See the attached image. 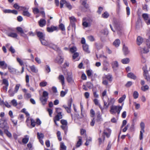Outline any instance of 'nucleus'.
<instances>
[{
  "label": "nucleus",
  "instance_id": "41",
  "mask_svg": "<svg viewBox=\"0 0 150 150\" xmlns=\"http://www.w3.org/2000/svg\"><path fill=\"white\" fill-rule=\"evenodd\" d=\"M20 86V84H17L16 85L14 91V92L15 93H16L18 92V89H19Z\"/></svg>",
  "mask_w": 150,
  "mask_h": 150
},
{
  "label": "nucleus",
  "instance_id": "57",
  "mask_svg": "<svg viewBox=\"0 0 150 150\" xmlns=\"http://www.w3.org/2000/svg\"><path fill=\"white\" fill-rule=\"evenodd\" d=\"M66 6L69 9V10H70L71 9V8H73L72 6L71 5V4L69 3H67L66 4Z\"/></svg>",
  "mask_w": 150,
  "mask_h": 150
},
{
  "label": "nucleus",
  "instance_id": "21",
  "mask_svg": "<svg viewBox=\"0 0 150 150\" xmlns=\"http://www.w3.org/2000/svg\"><path fill=\"white\" fill-rule=\"evenodd\" d=\"M81 1L82 5L87 9H88L89 6L88 4H86V0H81Z\"/></svg>",
  "mask_w": 150,
  "mask_h": 150
},
{
  "label": "nucleus",
  "instance_id": "60",
  "mask_svg": "<svg viewBox=\"0 0 150 150\" xmlns=\"http://www.w3.org/2000/svg\"><path fill=\"white\" fill-rule=\"evenodd\" d=\"M140 127L142 130H144L145 127V125L144 123L143 122H141L140 124Z\"/></svg>",
  "mask_w": 150,
  "mask_h": 150
},
{
  "label": "nucleus",
  "instance_id": "5",
  "mask_svg": "<svg viewBox=\"0 0 150 150\" xmlns=\"http://www.w3.org/2000/svg\"><path fill=\"white\" fill-rule=\"evenodd\" d=\"M111 64L113 71L114 72L116 71L119 67V64L117 61H112Z\"/></svg>",
  "mask_w": 150,
  "mask_h": 150
},
{
  "label": "nucleus",
  "instance_id": "22",
  "mask_svg": "<svg viewBox=\"0 0 150 150\" xmlns=\"http://www.w3.org/2000/svg\"><path fill=\"white\" fill-rule=\"evenodd\" d=\"M0 65L1 67L3 69H6L7 67V64L5 63V62L4 61L0 62Z\"/></svg>",
  "mask_w": 150,
  "mask_h": 150
},
{
  "label": "nucleus",
  "instance_id": "64",
  "mask_svg": "<svg viewBox=\"0 0 150 150\" xmlns=\"http://www.w3.org/2000/svg\"><path fill=\"white\" fill-rule=\"evenodd\" d=\"M17 60L21 65H23V62L20 58H17Z\"/></svg>",
  "mask_w": 150,
  "mask_h": 150
},
{
  "label": "nucleus",
  "instance_id": "4",
  "mask_svg": "<svg viewBox=\"0 0 150 150\" xmlns=\"http://www.w3.org/2000/svg\"><path fill=\"white\" fill-rule=\"evenodd\" d=\"M48 93L47 92L45 91H43L42 96L40 98V100L43 105H45L47 101L48 98Z\"/></svg>",
  "mask_w": 150,
  "mask_h": 150
},
{
  "label": "nucleus",
  "instance_id": "24",
  "mask_svg": "<svg viewBox=\"0 0 150 150\" xmlns=\"http://www.w3.org/2000/svg\"><path fill=\"white\" fill-rule=\"evenodd\" d=\"M29 140V136L28 135H26L25 136L24 138L22 139V142L23 143L26 144L28 141Z\"/></svg>",
  "mask_w": 150,
  "mask_h": 150
},
{
  "label": "nucleus",
  "instance_id": "23",
  "mask_svg": "<svg viewBox=\"0 0 150 150\" xmlns=\"http://www.w3.org/2000/svg\"><path fill=\"white\" fill-rule=\"evenodd\" d=\"M127 76L128 77L133 79H136V76L132 73H128Z\"/></svg>",
  "mask_w": 150,
  "mask_h": 150
},
{
  "label": "nucleus",
  "instance_id": "12",
  "mask_svg": "<svg viewBox=\"0 0 150 150\" xmlns=\"http://www.w3.org/2000/svg\"><path fill=\"white\" fill-rule=\"evenodd\" d=\"M48 47L56 51H58L59 50V47L57 45L52 43H49Z\"/></svg>",
  "mask_w": 150,
  "mask_h": 150
},
{
  "label": "nucleus",
  "instance_id": "53",
  "mask_svg": "<svg viewBox=\"0 0 150 150\" xmlns=\"http://www.w3.org/2000/svg\"><path fill=\"white\" fill-rule=\"evenodd\" d=\"M70 51L72 53H74L76 51V48L75 47H73L70 49Z\"/></svg>",
  "mask_w": 150,
  "mask_h": 150
},
{
  "label": "nucleus",
  "instance_id": "3",
  "mask_svg": "<svg viewBox=\"0 0 150 150\" xmlns=\"http://www.w3.org/2000/svg\"><path fill=\"white\" fill-rule=\"evenodd\" d=\"M103 100L104 106L106 107V108L108 107L109 105H113L115 103V100L114 98H109L107 96L104 99L103 97L102 98Z\"/></svg>",
  "mask_w": 150,
  "mask_h": 150
},
{
  "label": "nucleus",
  "instance_id": "1",
  "mask_svg": "<svg viewBox=\"0 0 150 150\" xmlns=\"http://www.w3.org/2000/svg\"><path fill=\"white\" fill-rule=\"evenodd\" d=\"M113 24L118 34L121 35L122 33L123 28L119 21L116 19L114 18Z\"/></svg>",
  "mask_w": 150,
  "mask_h": 150
},
{
  "label": "nucleus",
  "instance_id": "62",
  "mask_svg": "<svg viewBox=\"0 0 150 150\" xmlns=\"http://www.w3.org/2000/svg\"><path fill=\"white\" fill-rule=\"evenodd\" d=\"M59 27L60 29L62 31H64L65 30L64 26L63 24H61L59 25Z\"/></svg>",
  "mask_w": 150,
  "mask_h": 150
},
{
  "label": "nucleus",
  "instance_id": "16",
  "mask_svg": "<svg viewBox=\"0 0 150 150\" xmlns=\"http://www.w3.org/2000/svg\"><path fill=\"white\" fill-rule=\"evenodd\" d=\"M36 33L40 40H41V39L45 38V34L42 33L40 32H37Z\"/></svg>",
  "mask_w": 150,
  "mask_h": 150
},
{
  "label": "nucleus",
  "instance_id": "55",
  "mask_svg": "<svg viewBox=\"0 0 150 150\" xmlns=\"http://www.w3.org/2000/svg\"><path fill=\"white\" fill-rule=\"evenodd\" d=\"M20 10L23 11V12H24V11H28V8H26L25 7L21 6L20 8Z\"/></svg>",
  "mask_w": 150,
  "mask_h": 150
},
{
  "label": "nucleus",
  "instance_id": "54",
  "mask_svg": "<svg viewBox=\"0 0 150 150\" xmlns=\"http://www.w3.org/2000/svg\"><path fill=\"white\" fill-rule=\"evenodd\" d=\"M17 31L21 33H23L24 31L22 28L20 27H18L17 28Z\"/></svg>",
  "mask_w": 150,
  "mask_h": 150
},
{
  "label": "nucleus",
  "instance_id": "51",
  "mask_svg": "<svg viewBox=\"0 0 150 150\" xmlns=\"http://www.w3.org/2000/svg\"><path fill=\"white\" fill-rule=\"evenodd\" d=\"M103 64L104 66L109 65V63L107 59H104L103 61Z\"/></svg>",
  "mask_w": 150,
  "mask_h": 150
},
{
  "label": "nucleus",
  "instance_id": "9",
  "mask_svg": "<svg viewBox=\"0 0 150 150\" xmlns=\"http://www.w3.org/2000/svg\"><path fill=\"white\" fill-rule=\"evenodd\" d=\"M142 16L147 24H150V18H149L148 14L147 13H144L142 14Z\"/></svg>",
  "mask_w": 150,
  "mask_h": 150
},
{
  "label": "nucleus",
  "instance_id": "29",
  "mask_svg": "<svg viewBox=\"0 0 150 150\" xmlns=\"http://www.w3.org/2000/svg\"><path fill=\"white\" fill-rule=\"evenodd\" d=\"M123 51L124 54L125 55L127 54L129 52L127 47L125 45H123Z\"/></svg>",
  "mask_w": 150,
  "mask_h": 150
},
{
  "label": "nucleus",
  "instance_id": "43",
  "mask_svg": "<svg viewBox=\"0 0 150 150\" xmlns=\"http://www.w3.org/2000/svg\"><path fill=\"white\" fill-rule=\"evenodd\" d=\"M11 103L14 106H16L18 105L16 100L15 99H13L11 101Z\"/></svg>",
  "mask_w": 150,
  "mask_h": 150
},
{
  "label": "nucleus",
  "instance_id": "36",
  "mask_svg": "<svg viewBox=\"0 0 150 150\" xmlns=\"http://www.w3.org/2000/svg\"><path fill=\"white\" fill-rule=\"evenodd\" d=\"M126 96V95H124L122 96L118 100L119 103H122L125 99Z\"/></svg>",
  "mask_w": 150,
  "mask_h": 150
},
{
  "label": "nucleus",
  "instance_id": "48",
  "mask_svg": "<svg viewBox=\"0 0 150 150\" xmlns=\"http://www.w3.org/2000/svg\"><path fill=\"white\" fill-rule=\"evenodd\" d=\"M105 78L104 77H102V83L104 85H107L108 84V82L107 80L105 79Z\"/></svg>",
  "mask_w": 150,
  "mask_h": 150
},
{
  "label": "nucleus",
  "instance_id": "17",
  "mask_svg": "<svg viewBox=\"0 0 150 150\" xmlns=\"http://www.w3.org/2000/svg\"><path fill=\"white\" fill-rule=\"evenodd\" d=\"M46 22V21L45 19H41L38 21L39 26L41 27H43L45 25Z\"/></svg>",
  "mask_w": 150,
  "mask_h": 150
},
{
  "label": "nucleus",
  "instance_id": "2",
  "mask_svg": "<svg viewBox=\"0 0 150 150\" xmlns=\"http://www.w3.org/2000/svg\"><path fill=\"white\" fill-rule=\"evenodd\" d=\"M110 109V112L111 114L114 115L117 113L119 115L122 109V106L112 105Z\"/></svg>",
  "mask_w": 150,
  "mask_h": 150
},
{
  "label": "nucleus",
  "instance_id": "50",
  "mask_svg": "<svg viewBox=\"0 0 150 150\" xmlns=\"http://www.w3.org/2000/svg\"><path fill=\"white\" fill-rule=\"evenodd\" d=\"M92 139L91 137H89L88 139H87L86 140V142L85 143V145L88 146L89 145L90 142L91 141Z\"/></svg>",
  "mask_w": 150,
  "mask_h": 150
},
{
  "label": "nucleus",
  "instance_id": "20",
  "mask_svg": "<svg viewBox=\"0 0 150 150\" xmlns=\"http://www.w3.org/2000/svg\"><path fill=\"white\" fill-rule=\"evenodd\" d=\"M62 115L61 112H58L57 115L54 117L55 120L57 121H59L60 119H62Z\"/></svg>",
  "mask_w": 150,
  "mask_h": 150
},
{
  "label": "nucleus",
  "instance_id": "10",
  "mask_svg": "<svg viewBox=\"0 0 150 150\" xmlns=\"http://www.w3.org/2000/svg\"><path fill=\"white\" fill-rule=\"evenodd\" d=\"M72 102V99H70V103H68V107H67L65 105H64L63 107L67 111L68 113H70L71 112V103Z\"/></svg>",
  "mask_w": 150,
  "mask_h": 150
},
{
  "label": "nucleus",
  "instance_id": "31",
  "mask_svg": "<svg viewBox=\"0 0 150 150\" xmlns=\"http://www.w3.org/2000/svg\"><path fill=\"white\" fill-rule=\"evenodd\" d=\"M120 44V41L118 39H116L113 42V45L116 47H118Z\"/></svg>",
  "mask_w": 150,
  "mask_h": 150
},
{
  "label": "nucleus",
  "instance_id": "61",
  "mask_svg": "<svg viewBox=\"0 0 150 150\" xmlns=\"http://www.w3.org/2000/svg\"><path fill=\"white\" fill-rule=\"evenodd\" d=\"M103 10V8L101 7L98 8V10L97 11V13L99 14H100Z\"/></svg>",
  "mask_w": 150,
  "mask_h": 150
},
{
  "label": "nucleus",
  "instance_id": "34",
  "mask_svg": "<svg viewBox=\"0 0 150 150\" xmlns=\"http://www.w3.org/2000/svg\"><path fill=\"white\" fill-rule=\"evenodd\" d=\"M121 62L123 64H126L129 62V59L128 58H126L122 59Z\"/></svg>",
  "mask_w": 150,
  "mask_h": 150
},
{
  "label": "nucleus",
  "instance_id": "6",
  "mask_svg": "<svg viewBox=\"0 0 150 150\" xmlns=\"http://www.w3.org/2000/svg\"><path fill=\"white\" fill-rule=\"evenodd\" d=\"M111 132V130L108 128H106L104 130L103 134L102 135V137H103V140L105 139V135H106L107 137H109L110 136Z\"/></svg>",
  "mask_w": 150,
  "mask_h": 150
},
{
  "label": "nucleus",
  "instance_id": "32",
  "mask_svg": "<svg viewBox=\"0 0 150 150\" xmlns=\"http://www.w3.org/2000/svg\"><path fill=\"white\" fill-rule=\"evenodd\" d=\"M68 91V89L67 88L66 89L65 91H62L60 93V96L62 97H64L67 93Z\"/></svg>",
  "mask_w": 150,
  "mask_h": 150
},
{
  "label": "nucleus",
  "instance_id": "27",
  "mask_svg": "<svg viewBox=\"0 0 150 150\" xmlns=\"http://www.w3.org/2000/svg\"><path fill=\"white\" fill-rule=\"evenodd\" d=\"M40 41L41 42L42 44L45 46H48L49 43L47 41L45 40V38H43L41 39Z\"/></svg>",
  "mask_w": 150,
  "mask_h": 150
},
{
  "label": "nucleus",
  "instance_id": "47",
  "mask_svg": "<svg viewBox=\"0 0 150 150\" xmlns=\"http://www.w3.org/2000/svg\"><path fill=\"white\" fill-rule=\"evenodd\" d=\"M31 95L29 93H26L24 94V97L26 99H29L31 98Z\"/></svg>",
  "mask_w": 150,
  "mask_h": 150
},
{
  "label": "nucleus",
  "instance_id": "58",
  "mask_svg": "<svg viewBox=\"0 0 150 150\" xmlns=\"http://www.w3.org/2000/svg\"><path fill=\"white\" fill-rule=\"evenodd\" d=\"M47 85V82L45 81H42L40 83V85L41 86L44 87Z\"/></svg>",
  "mask_w": 150,
  "mask_h": 150
},
{
  "label": "nucleus",
  "instance_id": "40",
  "mask_svg": "<svg viewBox=\"0 0 150 150\" xmlns=\"http://www.w3.org/2000/svg\"><path fill=\"white\" fill-rule=\"evenodd\" d=\"M69 19L70 21V22L71 23H73L76 21V18L73 16L69 17Z\"/></svg>",
  "mask_w": 150,
  "mask_h": 150
},
{
  "label": "nucleus",
  "instance_id": "37",
  "mask_svg": "<svg viewBox=\"0 0 150 150\" xmlns=\"http://www.w3.org/2000/svg\"><path fill=\"white\" fill-rule=\"evenodd\" d=\"M37 134L38 138L39 139H42L44 137V134L38 132Z\"/></svg>",
  "mask_w": 150,
  "mask_h": 150
},
{
  "label": "nucleus",
  "instance_id": "35",
  "mask_svg": "<svg viewBox=\"0 0 150 150\" xmlns=\"http://www.w3.org/2000/svg\"><path fill=\"white\" fill-rule=\"evenodd\" d=\"M67 3L65 0H61L60 1V8H62L64 4H65L66 5V3Z\"/></svg>",
  "mask_w": 150,
  "mask_h": 150
},
{
  "label": "nucleus",
  "instance_id": "33",
  "mask_svg": "<svg viewBox=\"0 0 150 150\" xmlns=\"http://www.w3.org/2000/svg\"><path fill=\"white\" fill-rule=\"evenodd\" d=\"M144 76L145 79L147 80V81L149 82L150 81V77L148 73H146L145 72V74H144Z\"/></svg>",
  "mask_w": 150,
  "mask_h": 150
},
{
  "label": "nucleus",
  "instance_id": "42",
  "mask_svg": "<svg viewBox=\"0 0 150 150\" xmlns=\"http://www.w3.org/2000/svg\"><path fill=\"white\" fill-rule=\"evenodd\" d=\"M139 96V93L137 91H134L133 94V96L134 99L137 98Z\"/></svg>",
  "mask_w": 150,
  "mask_h": 150
},
{
  "label": "nucleus",
  "instance_id": "19",
  "mask_svg": "<svg viewBox=\"0 0 150 150\" xmlns=\"http://www.w3.org/2000/svg\"><path fill=\"white\" fill-rule=\"evenodd\" d=\"M83 50L87 53H90V51L88 48V46L86 44H84L83 45Z\"/></svg>",
  "mask_w": 150,
  "mask_h": 150
},
{
  "label": "nucleus",
  "instance_id": "56",
  "mask_svg": "<svg viewBox=\"0 0 150 150\" xmlns=\"http://www.w3.org/2000/svg\"><path fill=\"white\" fill-rule=\"evenodd\" d=\"M3 83L5 86H8V81L6 79H4L3 80Z\"/></svg>",
  "mask_w": 150,
  "mask_h": 150
},
{
  "label": "nucleus",
  "instance_id": "38",
  "mask_svg": "<svg viewBox=\"0 0 150 150\" xmlns=\"http://www.w3.org/2000/svg\"><path fill=\"white\" fill-rule=\"evenodd\" d=\"M23 14L24 16H27L28 17H30L31 15V14L28 11L23 12Z\"/></svg>",
  "mask_w": 150,
  "mask_h": 150
},
{
  "label": "nucleus",
  "instance_id": "8",
  "mask_svg": "<svg viewBox=\"0 0 150 150\" xmlns=\"http://www.w3.org/2000/svg\"><path fill=\"white\" fill-rule=\"evenodd\" d=\"M3 121L2 123H1L0 124L1 125L0 127L1 128L5 129H8V124L7 122V121L6 119H4L2 120Z\"/></svg>",
  "mask_w": 150,
  "mask_h": 150
},
{
  "label": "nucleus",
  "instance_id": "13",
  "mask_svg": "<svg viewBox=\"0 0 150 150\" xmlns=\"http://www.w3.org/2000/svg\"><path fill=\"white\" fill-rule=\"evenodd\" d=\"M82 25L83 27L85 28L90 27L91 25V23L89 21H85L83 18V21Z\"/></svg>",
  "mask_w": 150,
  "mask_h": 150
},
{
  "label": "nucleus",
  "instance_id": "63",
  "mask_svg": "<svg viewBox=\"0 0 150 150\" xmlns=\"http://www.w3.org/2000/svg\"><path fill=\"white\" fill-rule=\"evenodd\" d=\"M79 54L77 52L75 53L73 55V58L74 59H75L76 57H78Z\"/></svg>",
  "mask_w": 150,
  "mask_h": 150
},
{
  "label": "nucleus",
  "instance_id": "46",
  "mask_svg": "<svg viewBox=\"0 0 150 150\" xmlns=\"http://www.w3.org/2000/svg\"><path fill=\"white\" fill-rule=\"evenodd\" d=\"M45 68L46 72L48 73L50 71V67L48 65H46L45 67Z\"/></svg>",
  "mask_w": 150,
  "mask_h": 150
},
{
  "label": "nucleus",
  "instance_id": "28",
  "mask_svg": "<svg viewBox=\"0 0 150 150\" xmlns=\"http://www.w3.org/2000/svg\"><path fill=\"white\" fill-rule=\"evenodd\" d=\"M7 35L9 37L13 38H16L18 36L17 33H10L7 34Z\"/></svg>",
  "mask_w": 150,
  "mask_h": 150
},
{
  "label": "nucleus",
  "instance_id": "39",
  "mask_svg": "<svg viewBox=\"0 0 150 150\" xmlns=\"http://www.w3.org/2000/svg\"><path fill=\"white\" fill-rule=\"evenodd\" d=\"M4 133L9 137H11V133L8 130V129H5Z\"/></svg>",
  "mask_w": 150,
  "mask_h": 150
},
{
  "label": "nucleus",
  "instance_id": "18",
  "mask_svg": "<svg viewBox=\"0 0 150 150\" xmlns=\"http://www.w3.org/2000/svg\"><path fill=\"white\" fill-rule=\"evenodd\" d=\"M29 67L33 72L36 73L38 72V70L35 65H32L30 67Z\"/></svg>",
  "mask_w": 150,
  "mask_h": 150
},
{
  "label": "nucleus",
  "instance_id": "15",
  "mask_svg": "<svg viewBox=\"0 0 150 150\" xmlns=\"http://www.w3.org/2000/svg\"><path fill=\"white\" fill-rule=\"evenodd\" d=\"M57 27L52 26L50 27H47V30L48 32H52L54 30H57Z\"/></svg>",
  "mask_w": 150,
  "mask_h": 150
},
{
  "label": "nucleus",
  "instance_id": "52",
  "mask_svg": "<svg viewBox=\"0 0 150 150\" xmlns=\"http://www.w3.org/2000/svg\"><path fill=\"white\" fill-rule=\"evenodd\" d=\"M61 127L62 128L64 131L65 134H66V130H67V125H62L61 126Z\"/></svg>",
  "mask_w": 150,
  "mask_h": 150
},
{
  "label": "nucleus",
  "instance_id": "25",
  "mask_svg": "<svg viewBox=\"0 0 150 150\" xmlns=\"http://www.w3.org/2000/svg\"><path fill=\"white\" fill-rule=\"evenodd\" d=\"M82 144V140L81 138L79 139V141L77 142L76 148H78ZM75 147H74L73 150H75Z\"/></svg>",
  "mask_w": 150,
  "mask_h": 150
},
{
  "label": "nucleus",
  "instance_id": "7",
  "mask_svg": "<svg viewBox=\"0 0 150 150\" xmlns=\"http://www.w3.org/2000/svg\"><path fill=\"white\" fill-rule=\"evenodd\" d=\"M72 73L71 72H67L66 79L67 82L70 83H72L74 82V81L72 77Z\"/></svg>",
  "mask_w": 150,
  "mask_h": 150
},
{
  "label": "nucleus",
  "instance_id": "59",
  "mask_svg": "<svg viewBox=\"0 0 150 150\" xmlns=\"http://www.w3.org/2000/svg\"><path fill=\"white\" fill-rule=\"evenodd\" d=\"M148 88H149V87L147 85H146L144 86H143L142 87V89L144 91H145L146 90H147L148 89Z\"/></svg>",
  "mask_w": 150,
  "mask_h": 150
},
{
  "label": "nucleus",
  "instance_id": "11",
  "mask_svg": "<svg viewBox=\"0 0 150 150\" xmlns=\"http://www.w3.org/2000/svg\"><path fill=\"white\" fill-rule=\"evenodd\" d=\"M58 79L59 80V82H60L62 86L64 85L65 84V79L64 76L62 74L59 75L58 77Z\"/></svg>",
  "mask_w": 150,
  "mask_h": 150
},
{
  "label": "nucleus",
  "instance_id": "30",
  "mask_svg": "<svg viewBox=\"0 0 150 150\" xmlns=\"http://www.w3.org/2000/svg\"><path fill=\"white\" fill-rule=\"evenodd\" d=\"M143 41V38L140 36H138L137 38V43L138 45H140Z\"/></svg>",
  "mask_w": 150,
  "mask_h": 150
},
{
  "label": "nucleus",
  "instance_id": "49",
  "mask_svg": "<svg viewBox=\"0 0 150 150\" xmlns=\"http://www.w3.org/2000/svg\"><path fill=\"white\" fill-rule=\"evenodd\" d=\"M31 120V125L33 127H34L35 126L36 122L33 119H30Z\"/></svg>",
  "mask_w": 150,
  "mask_h": 150
},
{
  "label": "nucleus",
  "instance_id": "14",
  "mask_svg": "<svg viewBox=\"0 0 150 150\" xmlns=\"http://www.w3.org/2000/svg\"><path fill=\"white\" fill-rule=\"evenodd\" d=\"M63 59L61 56H59L57 57L55 59L56 62L57 63L59 64H61L63 61Z\"/></svg>",
  "mask_w": 150,
  "mask_h": 150
},
{
  "label": "nucleus",
  "instance_id": "26",
  "mask_svg": "<svg viewBox=\"0 0 150 150\" xmlns=\"http://www.w3.org/2000/svg\"><path fill=\"white\" fill-rule=\"evenodd\" d=\"M109 14L108 12L105 11L102 14L101 17L104 18H107L109 17Z\"/></svg>",
  "mask_w": 150,
  "mask_h": 150
},
{
  "label": "nucleus",
  "instance_id": "45",
  "mask_svg": "<svg viewBox=\"0 0 150 150\" xmlns=\"http://www.w3.org/2000/svg\"><path fill=\"white\" fill-rule=\"evenodd\" d=\"M61 148L64 150H66V146L64 145V143L62 142H61L60 146Z\"/></svg>",
  "mask_w": 150,
  "mask_h": 150
},
{
  "label": "nucleus",
  "instance_id": "44",
  "mask_svg": "<svg viewBox=\"0 0 150 150\" xmlns=\"http://www.w3.org/2000/svg\"><path fill=\"white\" fill-rule=\"evenodd\" d=\"M105 78L110 81H112V77L111 75H108L105 76Z\"/></svg>",
  "mask_w": 150,
  "mask_h": 150
}]
</instances>
